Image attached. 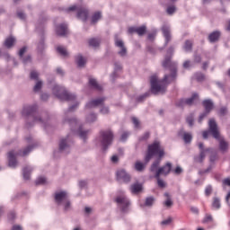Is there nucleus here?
<instances>
[{
	"label": "nucleus",
	"mask_w": 230,
	"mask_h": 230,
	"mask_svg": "<svg viewBox=\"0 0 230 230\" xmlns=\"http://www.w3.org/2000/svg\"><path fill=\"white\" fill-rule=\"evenodd\" d=\"M162 66L165 69H170L172 75H164V79L160 81L157 79V75H152L150 77L151 91L153 94H157L158 93L164 94V93H166V86L170 84L168 79L171 78L172 80H175V77L177 76V67L175 66V63L172 62V56H166Z\"/></svg>",
	"instance_id": "nucleus-1"
},
{
	"label": "nucleus",
	"mask_w": 230,
	"mask_h": 230,
	"mask_svg": "<svg viewBox=\"0 0 230 230\" xmlns=\"http://www.w3.org/2000/svg\"><path fill=\"white\" fill-rule=\"evenodd\" d=\"M154 155H156V157H158V160H155L152 164L150 167V172H155V173H157V170H159L158 168L161 164V159L164 157V147L161 146V142L157 140H155L154 143L147 146V152L145 157L146 163H149Z\"/></svg>",
	"instance_id": "nucleus-2"
},
{
	"label": "nucleus",
	"mask_w": 230,
	"mask_h": 230,
	"mask_svg": "<svg viewBox=\"0 0 230 230\" xmlns=\"http://www.w3.org/2000/svg\"><path fill=\"white\" fill-rule=\"evenodd\" d=\"M208 131H203V138L208 139L209 134H211L215 139L219 140V150H221V152H226V150H228L229 143L220 138V132L218 131V126L217 125V121H215V119H211L208 121Z\"/></svg>",
	"instance_id": "nucleus-3"
},
{
	"label": "nucleus",
	"mask_w": 230,
	"mask_h": 230,
	"mask_svg": "<svg viewBox=\"0 0 230 230\" xmlns=\"http://www.w3.org/2000/svg\"><path fill=\"white\" fill-rule=\"evenodd\" d=\"M53 93L58 100H61L62 102H75L76 100V96L69 93L67 91H66V88L56 85L53 88Z\"/></svg>",
	"instance_id": "nucleus-4"
},
{
	"label": "nucleus",
	"mask_w": 230,
	"mask_h": 230,
	"mask_svg": "<svg viewBox=\"0 0 230 230\" xmlns=\"http://www.w3.org/2000/svg\"><path fill=\"white\" fill-rule=\"evenodd\" d=\"M114 141V133L111 129L101 131V145L103 150H107Z\"/></svg>",
	"instance_id": "nucleus-5"
},
{
	"label": "nucleus",
	"mask_w": 230,
	"mask_h": 230,
	"mask_svg": "<svg viewBox=\"0 0 230 230\" xmlns=\"http://www.w3.org/2000/svg\"><path fill=\"white\" fill-rule=\"evenodd\" d=\"M68 12H77L78 19L81 21H87L89 19V11L85 7L72 5L68 9Z\"/></svg>",
	"instance_id": "nucleus-6"
},
{
	"label": "nucleus",
	"mask_w": 230,
	"mask_h": 230,
	"mask_svg": "<svg viewBox=\"0 0 230 230\" xmlns=\"http://www.w3.org/2000/svg\"><path fill=\"white\" fill-rule=\"evenodd\" d=\"M202 105L206 111L199 116V123H202V120L206 118V116H208V114H209V112H211V111H213V101L212 100H205V101H203Z\"/></svg>",
	"instance_id": "nucleus-7"
},
{
	"label": "nucleus",
	"mask_w": 230,
	"mask_h": 230,
	"mask_svg": "<svg viewBox=\"0 0 230 230\" xmlns=\"http://www.w3.org/2000/svg\"><path fill=\"white\" fill-rule=\"evenodd\" d=\"M170 172H172V163L167 162L164 166L158 168L155 174V179H159L161 175H169Z\"/></svg>",
	"instance_id": "nucleus-8"
},
{
	"label": "nucleus",
	"mask_w": 230,
	"mask_h": 230,
	"mask_svg": "<svg viewBox=\"0 0 230 230\" xmlns=\"http://www.w3.org/2000/svg\"><path fill=\"white\" fill-rule=\"evenodd\" d=\"M116 177H117V181H122V182H126V183L130 182V180L132 179L130 174H128V172H127L125 169L118 170L116 172Z\"/></svg>",
	"instance_id": "nucleus-9"
},
{
	"label": "nucleus",
	"mask_w": 230,
	"mask_h": 230,
	"mask_svg": "<svg viewBox=\"0 0 230 230\" xmlns=\"http://www.w3.org/2000/svg\"><path fill=\"white\" fill-rule=\"evenodd\" d=\"M199 100V93H192V96L189 99H181L177 102L178 107H184L185 105H193L195 102Z\"/></svg>",
	"instance_id": "nucleus-10"
},
{
	"label": "nucleus",
	"mask_w": 230,
	"mask_h": 230,
	"mask_svg": "<svg viewBox=\"0 0 230 230\" xmlns=\"http://www.w3.org/2000/svg\"><path fill=\"white\" fill-rule=\"evenodd\" d=\"M198 146L200 150L199 155L195 157L196 163H202L204 159H206V154L209 152V148L204 149V144L202 142H199L198 144Z\"/></svg>",
	"instance_id": "nucleus-11"
},
{
	"label": "nucleus",
	"mask_w": 230,
	"mask_h": 230,
	"mask_svg": "<svg viewBox=\"0 0 230 230\" xmlns=\"http://www.w3.org/2000/svg\"><path fill=\"white\" fill-rule=\"evenodd\" d=\"M115 202L122 206V211H125V209H127V208H128L130 204V202L128 201V199H127V197L125 196L117 197L115 199Z\"/></svg>",
	"instance_id": "nucleus-12"
},
{
	"label": "nucleus",
	"mask_w": 230,
	"mask_h": 230,
	"mask_svg": "<svg viewBox=\"0 0 230 230\" xmlns=\"http://www.w3.org/2000/svg\"><path fill=\"white\" fill-rule=\"evenodd\" d=\"M56 33L57 35H58L59 37H66V35H67L68 31H67V25L65 23H62L60 25H58L56 27Z\"/></svg>",
	"instance_id": "nucleus-13"
},
{
	"label": "nucleus",
	"mask_w": 230,
	"mask_h": 230,
	"mask_svg": "<svg viewBox=\"0 0 230 230\" xmlns=\"http://www.w3.org/2000/svg\"><path fill=\"white\" fill-rule=\"evenodd\" d=\"M115 46L120 49L119 51V55L120 57H125L127 55V48H125V43H123V40L115 39Z\"/></svg>",
	"instance_id": "nucleus-14"
},
{
	"label": "nucleus",
	"mask_w": 230,
	"mask_h": 230,
	"mask_svg": "<svg viewBox=\"0 0 230 230\" xmlns=\"http://www.w3.org/2000/svg\"><path fill=\"white\" fill-rule=\"evenodd\" d=\"M54 199L57 202V204H62L64 200H67V192L66 191H60V192H56Z\"/></svg>",
	"instance_id": "nucleus-15"
},
{
	"label": "nucleus",
	"mask_w": 230,
	"mask_h": 230,
	"mask_svg": "<svg viewBox=\"0 0 230 230\" xmlns=\"http://www.w3.org/2000/svg\"><path fill=\"white\" fill-rule=\"evenodd\" d=\"M18 154H15V152L13 151H10L8 153V161H9V166L11 168H15V166H17V159H15V157H17Z\"/></svg>",
	"instance_id": "nucleus-16"
},
{
	"label": "nucleus",
	"mask_w": 230,
	"mask_h": 230,
	"mask_svg": "<svg viewBox=\"0 0 230 230\" xmlns=\"http://www.w3.org/2000/svg\"><path fill=\"white\" fill-rule=\"evenodd\" d=\"M37 106H27L23 108L22 116H35Z\"/></svg>",
	"instance_id": "nucleus-17"
},
{
	"label": "nucleus",
	"mask_w": 230,
	"mask_h": 230,
	"mask_svg": "<svg viewBox=\"0 0 230 230\" xmlns=\"http://www.w3.org/2000/svg\"><path fill=\"white\" fill-rule=\"evenodd\" d=\"M105 102V98H99L93 101H91L86 104L87 109H93V107H98L99 105H102Z\"/></svg>",
	"instance_id": "nucleus-18"
},
{
	"label": "nucleus",
	"mask_w": 230,
	"mask_h": 230,
	"mask_svg": "<svg viewBox=\"0 0 230 230\" xmlns=\"http://www.w3.org/2000/svg\"><path fill=\"white\" fill-rule=\"evenodd\" d=\"M162 31L164 33V37L165 39V44H168L170 40H172V35L170 34V28L163 27Z\"/></svg>",
	"instance_id": "nucleus-19"
},
{
	"label": "nucleus",
	"mask_w": 230,
	"mask_h": 230,
	"mask_svg": "<svg viewBox=\"0 0 230 230\" xmlns=\"http://www.w3.org/2000/svg\"><path fill=\"white\" fill-rule=\"evenodd\" d=\"M75 62L78 67H84L87 62V59L84 58L82 55H78L75 57Z\"/></svg>",
	"instance_id": "nucleus-20"
},
{
	"label": "nucleus",
	"mask_w": 230,
	"mask_h": 230,
	"mask_svg": "<svg viewBox=\"0 0 230 230\" xmlns=\"http://www.w3.org/2000/svg\"><path fill=\"white\" fill-rule=\"evenodd\" d=\"M220 39V31H216L208 35L209 42H217Z\"/></svg>",
	"instance_id": "nucleus-21"
},
{
	"label": "nucleus",
	"mask_w": 230,
	"mask_h": 230,
	"mask_svg": "<svg viewBox=\"0 0 230 230\" xmlns=\"http://www.w3.org/2000/svg\"><path fill=\"white\" fill-rule=\"evenodd\" d=\"M131 193H139L143 190V185L141 183H134L130 186Z\"/></svg>",
	"instance_id": "nucleus-22"
},
{
	"label": "nucleus",
	"mask_w": 230,
	"mask_h": 230,
	"mask_svg": "<svg viewBox=\"0 0 230 230\" xmlns=\"http://www.w3.org/2000/svg\"><path fill=\"white\" fill-rule=\"evenodd\" d=\"M102 19V12H95L92 15V24H96Z\"/></svg>",
	"instance_id": "nucleus-23"
},
{
	"label": "nucleus",
	"mask_w": 230,
	"mask_h": 230,
	"mask_svg": "<svg viewBox=\"0 0 230 230\" xmlns=\"http://www.w3.org/2000/svg\"><path fill=\"white\" fill-rule=\"evenodd\" d=\"M89 84L93 89H96L97 91H102V85L98 84V82H96L95 79L90 78Z\"/></svg>",
	"instance_id": "nucleus-24"
},
{
	"label": "nucleus",
	"mask_w": 230,
	"mask_h": 230,
	"mask_svg": "<svg viewBox=\"0 0 230 230\" xmlns=\"http://www.w3.org/2000/svg\"><path fill=\"white\" fill-rule=\"evenodd\" d=\"M164 197H166V200L164 201V206L166 208H172L173 206V201H172V199L170 198V193L165 192Z\"/></svg>",
	"instance_id": "nucleus-25"
},
{
	"label": "nucleus",
	"mask_w": 230,
	"mask_h": 230,
	"mask_svg": "<svg viewBox=\"0 0 230 230\" xmlns=\"http://www.w3.org/2000/svg\"><path fill=\"white\" fill-rule=\"evenodd\" d=\"M13 44H15V38L13 37H9L4 41V46L5 48H8V49L12 48Z\"/></svg>",
	"instance_id": "nucleus-26"
},
{
	"label": "nucleus",
	"mask_w": 230,
	"mask_h": 230,
	"mask_svg": "<svg viewBox=\"0 0 230 230\" xmlns=\"http://www.w3.org/2000/svg\"><path fill=\"white\" fill-rule=\"evenodd\" d=\"M57 51H58V53H59V55H61V57H68L69 56V53H67V49L62 46L58 47Z\"/></svg>",
	"instance_id": "nucleus-27"
},
{
	"label": "nucleus",
	"mask_w": 230,
	"mask_h": 230,
	"mask_svg": "<svg viewBox=\"0 0 230 230\" xmlns=\"http://www.w3.org/2000/svg\"><path fill=\"white\" fill-rule=\"evenodd\" d=\"M88 44L92 48H98V46H100V40L99 39H94V38L90 39L88 40Z\"/></svg>",
	"instance_id": "nucleus-28"
},
{
	"label": "nucleus",
	"mask_w": 230,
	"mask_h": 230,
	"mask_svg": "<svg viewBox=\"0 0 230 230\" xmlns=\"http://www.w3.org/2000/svg\"><path fill=\"white\" fill-rule=\"evenodd\" d=\"M30 173H31V168L24 167L23 168V179L25 181H30Z\"/></svg>",
	"instance_id": "nucleus-29"
},
{
	"label": "nucleus",
	"mask_w": 230,
	"mask_h": 230,
	"mask_svg": "<svg viewBox=\"0 0 230 230\" xmlns=\"http://www.w3.org/2000/svg\"><path fill=\"white\" fill-rule=\"evenodd\" d=\"M212 208L214 209H220L221 205H220V199L218 198H214L212 201Z\"/></svg>",
	"instance_id": "nucleus-30"
},
{
	"label": "nucleus",
	"mask_w": 230,
	"mask_h": 230,
	"mask_svg": "<svg viewBox=\"0 0 230 230\" xmlns=\"http://www.w3.org/2000/svg\"><path fill=\"white\" fill-rule=\"evenodd\" d=\"M67 138H62L59 142V150H66L67 148Z\"/></svg>",
	"instance_id": "nucleus-31"
},
{
	"label": "nucleus",
	"mask_w": 230,
	"mask_h": 230,
	"mask_svg": "<svg viewBox=\"0 0 230 230\" xmlns=\"http://www.w3.org/2000/svg\"><path fill=\"white\" fill-rule=\"evenodd\" d=\"M193 139V137L191 136V133H183V141L184 143H191V140Z\"/></svg>",
	"instance_id": "nucleus-32"
},
{
	"label": "nucleus",
	"mask_w": 230,
	"mask_h": 230,
	"mask_svg": "<svg viewBox=\"0 0 230 230\" xmlns=\"http://www.w3.org/2000/svg\"><path fill=\"white\" fill-rule=\"evenodd\" d=\"M135 170H137V172H143L145 170V164L141 162H136Z\"/></svg>",
	"instance_id": "nucleus-33"
},
{
	"label": "nucleus",
	"mask_w": 230,
	"mask_h": 230,
	"mask_svg": "<svg viewBox=\"0 0 230 230\" xmlns=\"http://www.w3.org/2000/svg\"><path fill=\"white\" fill-rule=\"evenodd\" d=\"M193 48V42L191 40H186L184 44L185 51H191Z\"/></svg>",
	"instance_id": "nucleus-34"
},
{
	"label": "nucleus",
	"mask_w": 230,
	"mask_h": 230,
	"mask_svg": "<svg viewBox=\"0 0 230 230\" xmlns=\"http://www.w3.org/2000/svg\"><path fill=\"white\" fill-rule=\"evenodd\" d=\"M136 33H137V35H139V36L145 35V33H146V27L141 26V27L137 28Z\"/></svg>",
	"instance_id": "nucleus-35"
},
{
	"label": "nucleus",
	"mask_w": 230,
	"mask_h": 230,
	"mask_svg": "<svg viewBox=\"0 0 230 230\" xmlns=\"http://www.w3.org/2000/svg\"><path fill=\"white\" fill-rule=\"evenodd\" d=\"M32 148L33 147L31 146H27L22 152L19 153V155H22V157H24V155H28Z\"/></svg>",
	"instance_id": "nucleus-36"
},
{
	"label": "nucleus",
	"mask_w": 230,
	"mask_h": 230,
	"mask_svg": "<svg viewBox=\"0 0 230 230\" xmlns=\"http://www.w3.org/2000/svg\"><path fill=\"white\" fill-rule=\"evenodd\" d=\"M195 78L198 82H204L206 76L202 73H197L195 74Z\"/></svg>",
	"instance_id": "nucleus-37"
},
{
	"label": "nucleus",
	"mask_w": 230,
	"mask_h": 230,
	"mask_svg": "<svg viewBox=\"0 0 230 230\" xmlns=\"http://www.w3.org/2000/svg\"><path fill=\"white\" fill-rule=\"evenodd\" d=\"M156 181H157V185H158L159 188H166V182H164V181H163L161 179V176L156 178Z\"/></svg>",
	"instance_id": "nucleus-38"
},
{
	"label": "nucleus",
	"mask_w": 230,
	"mask_h": 230,
	"mask_svg": "<svg viewBox=\"0 0 230 230\" xmlns=\"http://www.w3.org/2000/svg\"><path fill=\"white\" fill-rule=\"evenodd\" d=\"M42 89V82L38 81L33 88L34 93H39V91Z\"/></svg>",
	"instance_id": "nucleus-39"
},
{
	"label": "nucleus",
	"mask_w": 230,
	"mask_h": 230,
	"mask_svg": "<svg viewBox=\"0 0 230 230\" xmlns=\"http://www.w3.org/2000/svg\"><path fill=\"white\" fill-rule=\"evenodd\" d=\"M211 193H213V187H211V185H208L205 189V195H206V197H209V195H211Z\"/></svg>",
	"instance_id": "nucleus-40"
},
{
	"label": "nucleus",
	"mask_w": 230,
	"mask_h": 230,
	"mask_svg": "<svg viewBox=\"0 0 230 230\" xmlns=\"http://www.w3.org/2000/svg\"><path fill=\"white\" fill-rule=\"evenodd\" d=\"M86 120L88 123H93V121H96V115L94 113L90 114L87 118Z\"/></svg>",
	"instance_id": "nucleus-41"
},
{
	"label": "nucleus",
	"mask_w": 230,
	"mask_h": 230,
	"mask_svg": "<svg viewBox=\"0 0 230 230\" xmlns=\"http://www.w3.org/2000/svg\"><path fill=\"white\" fill-rule=\"evenodd\" d=\"M87 134H89V131H84V130H82V128L79 129V137L82 139H86Z\"/></svg>",
	"instance_id": "nucleus-42"
},
{
	"label": "nucleus",
	"mask_w": 230,
	"mask_h": 230,
	"mask_svg": "<svg viewBox=\"0 0 230 230\" xmlns=\"http://www.w3.org/2000/svg\"><path fill=\"white\" fill-rule=\"evenodd\" d=\"M175 10H176V8L174 5L169 6V7H167V13L169 15H173V13H175Z\"/></svg>",
	"instance_id": "nucleus-43"
},
{
	"label": "nucleus",
	"mask_w": 230,
	"mask_h": 230,
	"mask_svg": "<svg viewBox=\"0 0 230 230\" xmlns=\"http://www.w3.org/2000/svg\"><path fill=\"white\" fill-rule=\"evenodd\" d=\"M186 121L190 127H193V115L190 114L189 117H187Z\"/></svg>",
	"instance_id": "nucleus-44"
},
{
	"label": "nucleus",
	"mask_w": 230,
	"mask_h": 230,
	"mask_svg": "<svg viewBox=\"0 0 230 230\" xmlns=\"http://www.w3.org/2000/svg\"><path fill=\"white\" fill-rule=\"evenodd\" d=\"M218 114L219 116H226V114H227V108L226 107L220 108Z\"/></svg>",
	"instance_id": "nucleus-45"
},
{
	"label": "nucleus",
	"mask_w": 230,
	"mask_h": 230,
	"mask_svg": "<svg viewBox=\"0 0 230 230\" xmlns=\"http://www.w3.org/2000/svg\"><path fill=\"white\" fill-rule=\"evenodd\" d=\"M154 197H149L146 199V206H152L154 204Z\"/></svg>",
	"instance_id": "nucleus-46"
},
{
	"label": "nucleus",
	"mask_w": 230,
	"mask_h": 230,
	"mask_svg": "<svg viewBox=\"0 0 230 230\" xmlns=\"http://www.w3.org/2000/svg\"><path fill=\"white\" fill-rule=\"evenodd\" d=\"M150 137V132H146L142 137H139V141H146Z\"/></svg>",
	"instance_id": "nucleus-47"
},
{
	"label": "nucleus",
	"mask_w": 230,
	"mask_h": 230,
	"mask_svg": "<svg viewBox=\"0 0 230 230\" xmlns=\"http://www.w3.org/2000/svg\"><path fill=\"white\" fill-rule=\"evenodd\" d=\"M132 123L136 127V128H139V119L136 117H132Z\"/></svg>",
	"instance_id": "nucleus-48"
},
{
	"label": "nucleus",
	"mask_w": 230,
	"mask_h": 230,
	"mask_svg": "<svg viewBox=\"0 0 230 230\" xmlns=\"http://www.w3.org/2000/svg\"><path fill=\"white\" fill-rule=\"evenodd\" d=\"M39 78V73L36 71H31V80H37Z\"/></svg>",
	"instance_id": "nucleus-49"
},
{
	"label": "nucleus",
	"mask_w": 230,
	"mask_h": 230,
	"mask_svg": "<svg viewBox=\"0 0 230 230\" xmlns=\"http://www.w3.org/2000/svg\"><path fill=\"white\" fill-rule=\"evenodd\" d=\"M46 182V178L44 177H39L37 180H36V184L39 185V184H44Z\"/></svg>",
	"instance_id": "nucleus-50"
},
{
	"label": "nucleus",
	"mask_w": 230,
	"mask_h": 230,
	"mask_svg": "<svg viewBox=\"0 0 230 230\" xmlns=\"http://www.w3.org/2000/svg\"><path fill=\"white\" fill-rule=\"evenodd\" d=\"M172 172L175 175H181V173H182V168H181V166H177Z\"/></svg>",
	"instance_id": "nucleus-51"
},
{
	"label": "nucleus",
	"mask_w": 230,
	"mask_h": 230,
	"mask_svg": "<svg viewBox=\"0 0 230 230\" xmlns=\"http://www.w3.org/2000/svg\"><path fill=\"white\" fill-rule=\"evenodd\" d=\"M213 221V217L211 215H207L203 220L204 224L208 222H212Z\"/></svg>",
	"instance_id": "nucleus-52"
},
{
	"label": "nucleus",
	"mask_w": 230,
	"mask_h": 230,
	"mask_svg": "<svg viewBox=\"0 0 230 230\" xmlns=\"http://www.w3.org/2000/svg\"><path fill=\"white\" fill-rule=\"evenodd\" d=\"M128 136H130L128 132H124L120 137L121 141H127V137H128Z\"/></svg>",
	"instance_id": "nucleus-53"
},
{
	"label": "nucleus",
	"mask_w": 230,
	"mask_h": 230,
	"mask_svg": "<svg viewBox=\"0 0 230 230\" xmlns=\"http://www.w3.org/2000/svg\"><path fill=\"white\" fill-rule=\"evenodd\" d=\"M169 224H172V217H169V218L162 221V226H169Z\"/></svg>",
	"instance_id": "nucleus-54"
},
{
	"label": "nucleus",
	"mask_w": 230,
	"mask_h": 230,
	"mask_svg": "<svg viewBox=\"0 0 230 230\" xmlns=\"http://www.w3.org/2000/svg\"><path fill=\"white\" fill-rule=\"evenodd\" d=\"M17 16L19 17V19H22V20L26 19V14H24V13L22 12H18Z\"/></svg>",
	"instance_id": "nucleus-55"
},
{
	"label": "nucleus",
	"mask_w": 230,
	"mask_h": 230,
	"mask_svg": "<svg viewBox=\"0 0 230 230\" xmlns=\"http://www.w3.org/2000/svg\"><path fill=\"white\" fill-rule=\"evenodd\" d=\"M24 53H26V47H23L19 51V57L22 58Z\"/></svg>",
	"instance_id": "nucleus-56"
},
{
	"label": "nucleus",
	"mask_w": 230,
	"mask_h": 230,
	"mask_svg": "<svg viewBox=\"0 0 230 230\" xmlns=\"http://www.w3.org/2000/svg\"><path fill=\"white\" fill-rule=\"evenodd\" d=\"M69 208H71V202L69 200L66 199L65 210L67 211V209H69Z\"/></svg>",
	"instance_id": "nucleus-57"
},
{
	"label": "nucleus",
	"mask_w": 230,
	"mask_h": 230,
	"mask_svg": "<svg viewBox=\"0 0 230 230\" xmlns=\"http://www.w3.org/2000/svg\"><path fill=\"white\" fill-rule=\"evenodd\" d=\"M223 186H230V178L223 180Z\"/></svg>",
	"instance_id": "nucleus-58"
},
{
	"label": "nucleus",
	"mask_w": 230,
	"mask_h": 230,
	"mask_svg": "<svg viewBox=\"0 0 230 230\" xmlns=\"http://www.w3.org/2000/svg\"><path fill=\"white\" fill-rule=\"evenodd\" d=\"M102 114H109V108L103 107L101 110Z\"/></svg>",
	"instance_id": "nucleus-59"
},
{
	"label": "nucleus",
	"mask_w": 230,
	"mask_h": 230,
	"mask_svg": "<svg viewBox=\"0 0 230 230\" xmlns=\"http://www.w3.org/2000/svg\"><path fill=\"white\" fill-rule=\"evenodd\" d=\"M190 64H191V63H190L189 60H187V61H185V62L183 63V67H184L185 69H188V67H190Z\"/></svg>",
	"instance_id": "nucleus-60"
},
{
	"label": "nucleus",
	"mask_w": 230,
	"mask_h": 230,
	"mask_svg": "<svg viewBox=\"0 0 230 230\" xmlns=\"http://www.w3.org/2000/svg\"><path fill=\"white\" fill-rule=\"evenodd\" d=\"M12 230H22V226L19 225H14L12 228Z\"/></svg>",
	"instance_id": "nucleus-61"
},
{
	"label": "nucleus",
	"mask_w": 230,
	"mask_h": 230,
	"mask_svg": "<svg viewBox=\"0 0 230 230\" xmlns=\"http://www.w3.org/2000/svg\"><path fill=\"white\" fill-rule=\"evenodd\" d=\"M201 58H200V56H195L194 58V62H196L197 64L200 63L201 62Z\"/></svg>",
	"instance_id": "nucleus-62"
},
{
	"label": "nucleus",
	"mask_w": 230,
	"mask_h": 230,
	"mask_svg": "<svg viewBox=\"0 0 230 230\" xmlns=\"http://www.w3.org/2000/svg\"><path fill=\"white\" fill-rule=\"evenodd\" d=\"M137 30V28L135 27H130L128 29V33H136V31Z\"/></svg>",
	"instance_id": "nucleus-63"
},
{
	"label": "nucleus",
	"mask_w": 230,
	"mask_h": 230,
	"mask_svg": "<svg viewBox=\"0 0 230 230\" xmlns=\"http://www.w3.org/2000/svg\"><path fill=\"white\" fill-rule=\"evenodd\" d=\"M226 31H230V19L227 21V25L226 27Z\"/></svg>",
	"instance_id": "nucleus-64"
}]
</instances>
